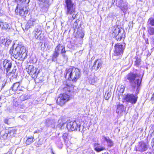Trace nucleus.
<instances>
[{
    "mask_svg": "<svg viewBox=\"0 0 154 154\" xmlns=\"http://www.w3.org/2000/svg\"><path fill=\"white\" fill-rule=\"evenodd\" d=\"M10 68L11 67V65L10 64Z\"/></svg>",
    "mask_w": 154,
    "mask_h": 154,
    "instance_id": "obj_52",
    "label": "nucleus"
},
{
    "mask_svg": "<svg viewBox=\"0 0 154 154\" xmlns=\"http://www.w3.org/2000/svg\"><path fill=\"white\" fill-rule=\"evenodd\" d=\"M41 131H42V130H37L34 131V133H39Z\"/></svg>",
    "mask_w": 154,
    "mask_h": 154,
    "instance_id": "obj_42",
    "label": "nucleus"
},
{
    "mask_svg": "<svg viewBox=\"0 0 154 154\" xmlns=\"http://www.w3.org/2000/svg\"><path fill=\"white\" fill-rule=\"evenodd\" d=\"M77 20H76L74 23L73 24V26H75V28H76V27H77V26L78 25V24L77 23Z\"/></svg>",
    "mask_w": 154,
    "mask_h": 154,
    "instance_id": "obj_43",
    "label": "nucleus"
},
{
    "mask_svg": "<svg viewBox=\"0 0 154 154\" xmlns=\"http://www.w3.org/2000/svg\"><path fill=\"white\" fill-rule=\"evenodd\" d=\"M148 23L152 26H154V18H150L148 20Z\"/></svg>",
    "mask_w": 154,
    "mask_h": 154,
    "instance_id": "obj_32",
    "label": "nucleus"
},
{
    "mask_svg": "<svg viewBox=\"0 0 154 154\" xmlns=\"http://www.w3.org/2000/svg\"><path fill=\"white\" fill-rule=\"evenodd\" d=\"M34 25V21L32 20H29L25 26V29L26 30H28L29 28H31Z\"/></svg>",
    "mask_w": 154,
    "mask_h": 154,
    "instance_id": "obj_18",
    "label": "nucleus"
},
{
    "mask_svg": "<svg viewBox=\"0 0 154 154\" xmlns=\"http://www.w3.org/2000/svg\"><path fill=\"white\" fill-rule=\"evenodd\" d=\"M13 44H14V45H13L12 47H11V48H10V54H11V53H12V51L13 50V49L14 50V51H15V49H14V47L15 44H14V43H13Z\"/></svg>",
    "mask_w": 154,
    "mask_h": 154,
    "instance_id": "obj_39",
    "label": "nucleus"
},
{
    "mask_svg": "<svg viewBox=\"0 0 154 154\" xmlns=\"http://www.w3.org/2000/svg\"><path fill=\"white\" fill-rule=\"evenodd\" d=\"M8 120L7 119H6L4 120V122L6 124H7L8 125Z\"/></svg>",
    "mask_w": 154,
    "mask_h": 154,
    "instance_id": "obj_44",
    "label": "nucleus"
},
{
    "mask_svg": "<svg viewBox=\"0 0 154 154\" xmlns=\"http://www.w3.org/2000/svg\"><path fill=\"white\" fill-rule=\"evenodd\" d=\"M42 33L41 30L38 28H35L32 33L35 38L40 40H41L43 38V34Z\"/></svg>",
    "mask_w": 154,
    "mask_h": 154,
    "instance_id": "obj_12",
    "label": "nucleus"
},
{
    "mask_svg": "<svg viewBox=\"0 0 154 154\" xmlns=\"http://www.w3.org/2000/svg\"><path fill=\"white\" fill-rule=\"evenodd\" d=\"M2 85H3L2 87H4V86L5 85V84L4 85H3V84H2Z\"/></svg>",
    "mask_w": 154,
    "mask_h": 154,
    "instance_id": "obj_51",
    "label": "nucleus"
},
{
    "mask_svg": "<svg viewBox=\"0 0 154 154\" xmlns=\"http://www.w3.org/2000/svg\"><path fill=\"white\" fill-rule=\"evenodd\" d=\"M103 63V61L100 59H97L96 60L92 67V69L95 70H98L101 67Z\"/></svg>",
    "mask_w": 154,
    "mask_h": 154,
    "instance_id": "obj_14",
    "label": "nucleus"
},
{
    "mask_svg": "<svg viewBox=\"0 0 154 154\" xmlns=\"http://www.w3.org/2000/svg\"><path fill=\"white\" fill-rule=\"evenodd\" d=\"M17 14L19 13V15L21 16H25L27 14L28 12V10L27 9L26 6H25L21 5L18 4L16 7L15 11Z\"/></svg>",
    "mask_w": 154,
    "mask_h": 154,
    "instance_id": "obj_10",
    "label": "nucleus"
},
{
    "mask_svg": "<svg viewBox=\"0 0 154 154\" xmlns=\"http://www.w3.org/2000/svg\"><path fill=\"white\" fill-rule=\"evenodd\" d=\"M152 143H153V144H152L153 146H154V138L152 139Z\"/></svg>",
    "mask_w": 154,
    "mask_h": 154,
    "instance_id": "obj_47",
    "label": "nucleus"
},
{
    "mask_svg": "<svg viewBox=\"0 0 154 154\" xmlns=\"http://www.w3.org/2000/svg\"><path fill=\"white\" fill-rule=\"evenodd\" d=\"M102 139H103L104 141L106 142L108 146L111 147L113 146L114 144V142L109 137L103 136L102 137Z\"/></svg>",
    "mask_w": 154,
    "mask_h": 154,
    "instance_id": "obj_17",
    "label": "nucleus"
},
{
    "mask_svg": "<svg viewBox=\"0 0 154 154\" xmlns=\"http://www.w3.org/2000/svg\"><path fill=\"white\" fill-rule=\"evenodd\" d=\"M153 44H154V42H153Z\"/></svg>",
    "mask_w": 154,
    "mask_h": 154,
    "instance_id": "obj_55",
    "label": "nucleus"
},
{
    "mask_svg": "<svg viewBox=\"0 0 154 154\" xmlns=\"http://www.w3.org/2000/svg\"><path fill=\"white\" fill-rule=\"evenodd\" d=\"M77 34L79 35V36L81 38H83L84 36V33L82 32H81L80 33V32L79 31H78L77 32Z\"/></svg>",
    "mask_w": 154,
    "mask_h": 154,
    "instance_id": "obj_36",
    "label": "nucleus"
},
{
    "mask_svg": "<svg viewBox=\"0 0 154 154\" xmlns=\"http://www.w3.org/2000/svg\"><path fill=\"white\" fill-rule=\"evenodd\" d=\"M60 54H62L63 57L66 60H67L68 57L65 54L66 51L65 50V47L61 44H59L55 48L52 58V61H55L57 60V57L60 54Z\"/></svg>",
    "mask_w": 154,
    "mask_h": 154,
    "instance_id": "obj_4",
    "label": "nucleus"
},
{
    "mask_svg": "<svg viewBox=\"0 0 154 154\" xmlns=\"http://www.w3.org/2000/svg\"><path fill=\"white\" fill-rule=\"evenodd\" d=\"M102 154H109L108 152H105L104 154L103 153Z\"/></svg>",
    "mask_w": 154,
    "mask_h": 154,
    "instance_id": "obj_48",
    "label": "nucleus"
},
{
    "mask_svg": "<svg viewBox=\"0 0 154 154\" xmlns=\"http://www.w3.org/2000/svg\"><path fill=\"white\" fill-rule=\"evenodd\" d=\"M13 97V104L14 105L17 106L19 104V103L17 101V98L16 99L15 97Z\"/></svg>",
    "mask_w": 154,
    "mask_h": 154,
    "instance_id": "obj_33",
    "label": "nucleus"
},
{
    "mask_svg": "<svg viewBox=\"0 0 154 154\" xmlns=\"http://www.w3.org/2000/svg\"><path fill=\"white\" fill-rule=\"evenodd\" d=\"M10 42V41H9L8 40H7L6 42L5 43V46H8L9 45V42Z\"/></svg>",
    "mask_w": 154,
    "mask_h": 154,
    "instance_id": "obj_41",
    "label": "nucleus"
},
{
    "mask_svg": "<svg viewBox=\"0 0 154 154\" xmlns=\"http://www.w3.org/2000/svg\"><path fill=\"white\" fill-rule=\"evenodd\" d=\"M30 98L29 95L26 94L23 95L20 97V99L22 101H24Z\"/></svg>",
    "mask_w": 154,
    "mask_h": 154,
    "instance_id": "obj_28",
    "label": "nucleus"
},
{
    "mask_svg": "<svg viewBox=\"0 0 154 154\" xmlns=\"http://www.w3.org/2000/svg\"><path fill=\"white\" fill-rule=\"evenodd\" d=\"M58 124L57 125L56 128L60 129H62V127L65 124L64 122H63L62 119H60L58 120Z\"/></svg>",
    "mask_w": 154,
    "mask_h": 154,
    "instance_id": "obj_23",
    "label": "nucleus"
},
{
    "mask_svg": "<svg viewBox=\"0 0 154 154\" xmlns=\"http://www.w3.org/2000/svg\"><path fill=\"white\" fill-rule=\"evenodd\" d=\"M1 99V97H0V100Z\"/></svg>",
    "mask_w": 154,
    "mask_h": 154,
    "instance_id": "obj_54",
    "label": "nucleus"
},
{
    "mask_svg": "<svg viewBox=\"0 0 154 154\" xmlns=\"http://www.w3.org/2000/svg\"><path fill=\"white\" fill-rule=\"evenodd\" d=\"M16 69H13L11 72H10V76H11L12 79L16 78L17 75V73H16Z\"/></svg>",
    "mask_w": 154,
    "mask_h": 154,
    "instance_id": "obj_27",
    "label": "nucleus"
},
{
    "mask_svg": "<svg viewBox=\"0 0 154 154\" xmlns=\"http://www.w3.org/2000/svg\"><path fill=\"white\" fill-rule=\"evenodd\" d=\"M4 22L0 21V27L2 29H3V26H4Z\"/></svg>",
    "mask_w": 154,
    "mask_h": 154,
    "instance_id": "obj_40",
    "label": "nucleus"
},
{
    "mask_svg": "<svg viewBox=\"0 0 154 154\" xmlns=\"http://www.w3.org/2000/svg\"><path fill=\"white\" fill-rule=\"evenodd\" d=\"M67 136V134L66 133H64L63 134L62 137L64 140H65L66 139V137Z\"/></svg>",
    "mask_w": 154,
    "mask_h": 154,
    "instance_id": "obj_38",
    "label": "nucleus"
},
{
    "mask_svg": "<svg viewBox=\"0 0 154 154\" xmlns=\"http://www.w3.org/2000/svg\"><path fill=\"white\" fill-rule=\"evenodd\" d=\"M8 5L9 6V5L8 3Z\"/></svg>",
    "mask_w": 154,
    "mask_h": 154,
    "instance_id": "obj_53",
    "label": "nucleus"
},
{
    "mask_svg": "<svg viewBox=\"0 0 154 154\" xmlns=\"http://www.w3.org/2000/svg\"><path fill=\"white\" fill-rule=\"evenodd\" d=\"M66 14L67 15H72V17H68L70 20H73L76 17V14H75V6L72 0H65Z\"/></svg>",
    "mask_w": 154,
    "mask_h": 154,
    "instance_id": "obj_5",
    "label": "nucleus"
},
{
    "mask_svg": "<svg viewBox=\"0 0 154 154\" xmlns=\"http://www.w3.org/2000/svg\"><path fill=\"white\" fill-rule=\"evenodd\" d=\"M26 69L28 73L32 75V77L33 78H37L38 72H37V70L36 68L32 65H29L27 66L26 68Z\"/></svg>",
    "mask_w": 154,
    "mask_h": 154,
    "instance_id": "obj_11",
    "label": "nucleus"
},
{
    "mask_svg": "<svg viewBox=\"0 0 154 154\" xmlns=\"http://www.w3.org/2000/svg\"><path fill=\"white\" fill-rule=\"evenodd\" d=\"M55 120H48L46 123V125L48 127L52 128H55Z\"/></svg>",
    "mask_w": 154,
    "mask_h": 154,
    "instance_id": "obj_19",
    "label": "nucleus"
},
{
    "mask_svg": "<svg viewBox=\"0 0 154 154\" xmlns=\"http://www.w3.org/2000/svg\"><path fill=\"white\" fill-rule=\"evenodd\" d=\"M81 127V126H79V130H80V128Z\"/></svg>",
    "mask_w": 154,
    "mask_h": 154,
    "instance_id": "obj_50",
    "label": "nucleus"
},
{
    "mask_svg": "<svg viewBox=\"0 0 154 154\" xmlns=\"http://www.w3.org/2000/svg\"><path fill=\"white\" fill-rule=\"evenodd\" d=\"M137 148V150L142 152L146 150L147 147L146 143L141 141L139 143Z\"/></svg>",
    "mask_w": 154,
    "mask_h": 154,
    "instance_id": "obj_15",
    "label": "nucleus"
},
{
    "mask_svg": "<svg viewBox=\"0 0 154 154\" xmlns=\"http://www.w3.org/2000/svg\"><path fill=\"white\" fill-rule=\"evenodd\" d=\"M69 100V95L67 94H60L56 101L57 104L62 106Z\"/></svg>",
    "mask_w": 154,
    "mask_h": 154,
    "instance_id": "obj_9",
    "label": "nucleus"
},
{
    "mask_svg": "<svg viewBox=\"0 0 154 154\" xmlns=\"http://www.w3.org/2000/svg\"><path fill=\"white\" fill-rule=\"evenodd\" d=\"M20 85L19 83L16 82L11 87L12 90L13 91H16L18 90V88Z\"/></svg>",
    "mask_w": 154,
    "mask_h": 154,
    "instance_id": "obj_24",
    "label": "nucleus"
},
{
    "mask_svg": "<svg viewBox=\"0 0 154 154\" xmlns=\"http://www.w3.org/2000/svg\"><path fill=\"white\" fill-rule=\"evenodd\" d=\"M137 92L136 94H122V98L126 102H129L132 104H135L137 100L138 96L137 94L139 93L138 89H137Z\"/></svg>",
    "mask_w": 154,
    "mask_h": 154,
    "instance_id": "obj_7",
    "label": "nucleus"
},
{
    "mask_svg": "<svg viewBox=\"0 0 154 154\" xmlns=\"http://www.w3.org/2000/svg\"><path fill=\"white\" fill-rule=\"evenodd\" d=\"M18 2V4L21 5L26 6L29 2L30 0H17Z\"/></svg>",
    "mask_w": 154,
    "mask_h": 154,
    "instance_id": "obj_21",
    "label": "nucleus"
},
{
    "mask_svg": "<svg viewBox=\"0 0 154 154\" xmlns=\"http://www.w3.org/2000/svg\"><path fill=\"white\" fill-rule=\"evenodd\" d=\"M51 151L52 153H53V154H55L53 152V151L52 150H51Z\"/></svg>",
    "mask_w": 154,
    "mask_h": 154,
    "instance_id": "obj_49",
    "label": "nucleus"
},
{
    "mask_svg": "<svg viewBox=\"0 0 154 154\" xmlns=\"http://www.w3.org/2000/svg\"><path fill=\"white\" fill-rule=\"evenodd\" d=\"M43 4L44 7H47L49 5V0H38Z\"/></svg>",
    "mask_w": 154,
    "mask_h": 154,
    "instance_id": "obj_26",
    "label": "nucleus"
},
{
    "mask_svg": "<svg viewBox=\"0 0 154 154\" xmlns=\"http://www.w3.org/2000/svg\"><path fill=\"white\" fill-rule=\"evenodd\" d=\"M33 139L34 137H28L26 141V143L27 145H29L33 142Z\"/></svg>",
    "mask_w": 154,
    "mask_h": 154,
    "instance_id": "obj_29",
    "label": "nucleus"
},
{
    "mask_svg": "<svg viewBox=\"0 0 154 154\" xmlns=\"http://www.w3.org/2000/svg\"><path fill=\"white\" fill-rule=\"evenodd\" d=\"M63 90L64 91L68 92H70L71 91H73V87L72 86V85L71 86L67 85L66 87L63 88Z\"/></svg>",
    "mask_w": 154,
    "mask_h": 154,
    "instance_id": "obj_25",
    "label": "nucleus"
},
{
    "mask_svg": "<svg viewBox=\"0 0 154 154\" xmlns=\"http://www.w3.org/2000/svg\"><path fill=\"white\" fill-rule=\"evenodd\" d=\"M111 92H106L104 95V97L105 98L106 100H108L111 97Z\"/></svg>",
    "mask_w": 154,
    "mask_h": 154,
    "instance_id": "obj_30",
    "label": "nucleus"
},
{
    "mask_svg": "<svg viewBox=\"0 0 154 154\" xmlns=\"http://www.w3.org/2000/svg\"><path fill=\"white\" fill-rule=\"evenodd\" d=\"M78 125L75 121H71L67 124L66 128L69 131H75Z\"/></svg>",
    "mask_w": 154,
    "mask_h": 154,
    "instance_id": "obj_13",
    "label": "nucleus"
},
{
    "mask_svg": "<svg viewBox=\"0 0 154 154\" xmlns=\"http://www.w3.org/2000/svg\"><path fill=\"white\" fill-rule=\"evenodd\" d=\"M124 48V46L123 45L120 43L116 44L114 46V54L113 57V58L116 59L115 57L117 56H119V57L117 58H119L120 57V55L122 54Z\"/></svg>",
    "mask_w": 154,
    "mask_h": 154,
    "instance_id": "obj_8",
    "label": "nucleus"
},
{
    "mask_svg": "<svg viewBox=\"0 0 154 154\" xmlns=\"http://www.w3.org/2000/svg\"><path fill=\"white\" fill-rule=\"evenodd\" d=\"M141 61V60L140 59L137 57L136 58V60L135 62V65L137 66H138L140 64Z\"/></svg>",
    "mask_w": 154,
    "mask_h": 154,
    "instance_id": "obj_34",
    "label": "nucleus"
},
{
    "mask_svg": "<svg viewBox=\"0 0 154 154\" xmlns=\"http://www.w3.org/2000/svg\"><path fill=\"white\" fill-rule=\"evenodd\" d=\"M27 50L26 47L22 45H19L16 46L15 51L13 49L11 55L14 58H17L18 57L24 59L27 57Z\"/></svg>",
    "mask_w": 154,
    "mask_h": 154,
    "instance_id": "obj_3",
    "label": "nucleus"
},
{
    "mask_svg": "<svg viewBox=\"0 0 154 154\" xmlns=\"http://www.w3.org/2000/svg\"><path fill=\"white\" fill-rule=\"evenodd\" d=\"M10 70V64L8 63V67L6 69V71L7 72L6 73V76L8 77H9V74H10V72H8L9 70Z\"/></svg>",
    "mask_w": 154,
    "mask_h": 154,
    "instance_id": "obj_35",
    "label": "nucleus"
},
{
    "mask_svg": "<svg viewBox=\"0 0 154 154\" xmlns=\"http://www.w3.org/2000/svg\"><path fill=\"white\" fill-rule=\"evenodd\" d=\"M142 77L143 76H141L139 74L130 72L126 75L125 79L132 88L137 89L140 85Z\"/></svg>",
    "mask_w": 154,
    "mask_h": 154,
    "instance_id": "obj_1",
    "label": "nucleus"
},
{
    "mask_svg": "<svg viewBox=\"0 0 154 154\" xmlns=\"http://www.w3.org/2000/svg\"><path fill=\"white\" fill-rule=\"evenodd\" d=\"M122 28L120 29L117 26L111 27L110 33L112 36L117 41H120L123 37V35L121 31Z\"/></svg>",
    "mask_w": 154,
    "mask_h": 154,
    "instance_id": "obj_6",
    "label": "nucleus"
},
{
    "mask_svg": "<svg viewBox=\"0 0 154 154\" xmlns=\"http://www.w3.org/2000/svg\"><path fill=\"white\" fill-rule=\"evenodd\" d=\"M148 32L149 34L150 35H154V27H149L148 30Z\"/></svg>",
    "mask_w": 154,
    "mask_h": 154,
    "instance_id": "obj_31",
    "label": "nucleus"
},
{
    "mask_svg": "<svg viewBox=\"0 0 154 154\" xmlns=\"http://www.w3.org/2000/svg\"><path fill=\"white\" fill-rule=\"evenodd\" d=\"M124 107L123 105H118L116 109V112L119 114H121L124 111Z\"/></svg>",
    "mask_w": 154,
    "mask_h": 154,
    "instance_id": "obj_20",
    "label": "nucleus"
},
{
    "mask_svg": "<svg viewBox=\"0 0 154 154\" xmlns=\"http://www.w3.org/2000/svg\"><path fill=\"white\" fill-rule=\"evenodd\" d=\"M66 77L73 82H75L80 76V72L79 70L73 66H70L66 70Z\"/></svg>",
    "mask_w": 154,
    "mask_h": 154,
    "instance_id": "obj_2",
    "label": "nucleus"
},
{
    "mask_svg": "<svg viewBox=\"0 0 154 154\" xmlns=\"http://www.w3.org/2000/svg\"><path fill=\"white\" fill-rule=\"evenodd\" d=\"M151 100H154V93L152 94V97L151 98Z\"/></svg>",
    "mask_w": 154,
    "mask_h": 154,
    "instance_id": "obj_45",
    "label": "nucleus"
},
{
    "mask_svg": "<svg viewBox=\"0 0 154 154\" xmlns=\"http://www.w3.org/2000/svg\"><path fill=\"white\" fill-rule=\"evenodd\" d=\"M120 8L124 13L126 12L128 9L127 4L124 3H122L120 5Z\"/></svg>",
    "mask_w": 154,
    "mask_h": 154,
    "instance_id": "obj_22",
    "label": "nucleus"
},
{
    "mask_svg": "<svg viewBox=\"0 0 154 154\" xmlns=\"http://www.w3.org/2000/svg\"><path fill=\"white\" fill-rule=\"evenodd\" d=\"M94 150L97 152H99L105 150L106 148L102 145L98 143H95L94 145Z\"/></svg>",
    "mask_w": 154,
    "mask_h": 154,
    "instance_id": "obj_16",
    "label": "nucleus"
},
{
    "mask_svg": "<svg viewBox=\"0 0 154 154\" xmlns=\"http://www.w3.org/2000/svg\"><path fill=\"white\" fill-rule=\"evenodd\" d=\"M16 130H15L14 131V132H13V130H10V134H11L12 133H13V134H14V133L16 132Z\"/></svg>",
    "mask_w": 154,
    "mask_h": 154,
    "instance_id": "obj_46",
    "label": "nucleus"
},
{
    "mask_svg": "<svg viewBox=\"0 0 154 154\" xmlns=\"http://www.w3.org/2000/svg\"><path fill=\"white\" fill-rule=\"evenodd\" d=\"M4 26H3V29H7L8 27V25L6 22L4 23Z\"/></svg>",
    "mask_w": 154,
    "mask_h": 154,
    "instance_id": "obj_37",
    "label": "nucleus"
}]
</instances>
